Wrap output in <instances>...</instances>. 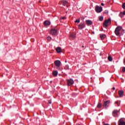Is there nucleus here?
Returning <instances> with one entry per match:
<instances>
[{
  "label": "nucleus",
  "instance_id": "18",
  "mask_svg": "<svg viewBox=\"0 0 125 125\" xmlns=\"http://www.w3.org/2000/svg\"><path fill=\"white\" fill-rule=\"evenodd\" d=\"M100 38L101 39V40H104V39H105V38H106V35L104 34H100Z\"/></svg>",
  "mask_w": 125,
  "mask_h": 125
},
{
  "label": "nucleus",
  "instance_id": "34",
  "mask_svg": "<svg viewBox=\"0 0 125 125\" xmlns=\"http://www.w3.org/2000/svg\"><path fill=\"white\" fill-rule=\"evenodd\" d=\"M124 63H125V60H124Z\"/></svg>",
  "mask_w": 125,
  "mask_h": 125
},
{
  "label": "nucleus",
  "instance_id": "13",
  "mask_svg": "<svg viewBox=\"0 0 125 125\" xmlns=\"http://www.w3.org/2000/svg\"><path fill=\"white\" fill-rule=\"evenodd\" d=\"M118 93L120 97H123V96H124V91L123 90L119 91Z\"/></svg>",
  "mask_w": 125,
  "mask_h": 125
},
{
  "label": "nucleus",
  "instance_id": "1",
  "mask_svg": "<svg viewBox=\"0 0 125 125\" xmlns=\"http://www.w3.org/2000/svg\"><path fill=\"white\" fill-rule=\"evenodd\" d=\"M122 29H123V27L122 26H118L116 27L115 30V33L116 36L120 35V32L122 30Z\"/></svg>",
  "mask_w": 125,
  "mask_h": 125
},
{
  "label": "nucleus",
  "instance_id": "19",
  "mask_svg": "<svg viewBox=\"0 0 125 125\" xmlns=\"http://www.w3.org/2000/svg\"><path fill=\"white\" fill-rule=\"evenodd\" d=\"M56 51L58 53H60V52H61V48L59 47H57L56 48Z\"/></svg>",
  "mask_w": 125,
  "mask_h": 125
},
{
  "label": "nucleus",
  "instance_id": "33",
  "mask_svg": "<svg viewBox=\"0 0 125 125\" xmlns=\"http://www.w3.org/2000/svg\"><path fill=\"white\" fill-rule=\"evenodd\" d=\"M112 89L113 90H115V87H113V88H112Z\"/></svg>",
  "mask_w": 125,
  "mask_h": 125
},
{
  "label": "nucleus",
  "instance_id": "21",
  "mask_svg": "<svg viewBox=\"0 0 125 125\" xmlns=\"http://www.w3.org/2000/svg\"><path fill=\"white\" fill-rule=\"evenodd\" d=\"M103 19H104V18L103 17V16H100L99 18V20L100 21H102Z\"/></svg>",
  "mask_w": 125,
  "mask_h": 125
},
{
  "label": "nucleus",
  "instance_id": "26",
  "mask_svg": "<svg viewBox=\"0 0 125 125\" xmlns=\"http://www.w3.org/2000/svg\"><path fill=\"white\" fill-rule=\"evenodd\" d=\"M80 19H77L76 21H75V23H80Z\"/></svg>",
  "mask_w": 125,
  "mask_h": 125
},
{
  "label": "nucleus",
  "instance_id": "32",
  "mask_svg": "<svg viewBox=\"0 0 125 125\" xmlns=\"http://www.w3.org/2000/svg\"><path fill=\"white\" fill-rule=\"evenodd\" d=\"M101 5H102V6H104V4L103 3H101Z\"/></svg>",
  "mask_w": 125,
  "mask_h": 125
},
{
  "label": "nucleus",
  "instance_id": "20",
  "mask_svg": "<svg viewBox=\"0 0 125 125\" xmlns=\"http://www.w3.org/2000/svg\"><path fill=\"white\" fill-rule=\"evenodd\" d=\"M124 15H125V11H124L123 12L120 13L121 17H122V18L124 17Z\"/></svg>",
  "mask_w": 125,
  "mask_h": 125
},
{
  "label": "nucleus",
  "instance_id": "23",
  "mask_svg": "<svg viewBox=\"0 0 125 125\" xmlns=\"http://www.w3.org/2000/svg\"><path fill=\"white\" fill-rule=\"evenodd\" d=\"M47 40L49 42H50V41H51V40H52V38H51V37L48 36V37H47Z\"/></svg>",
  "mask_w": 125,
  "mask_h": 125
},
{
  "label": "nucleus",
  "instance_id": "11",
  "mask_svg": "<svg viewBox=\"0 0 125 125\" xmlns=\"http://www.w3.org/2000/svg\"><path fill=\"white\" fill-rule=\"evenodd\" d=\"M85 23L86 25H87V26H90L92 25V21H91V20H86Z\"/></svg>",
  "mask_w": 125,
  "mask_h": 125
},
{
  "label": "nucleus",
  "instance_id": "30",
  "mask_svg": "<svg viewBox=\"0 0 125 125\" xmlns=\"http://www.w3.org/2000/svg\"><path fill=\"white\" fill-rule=\"evenodd\" d=\"M115 104H118V101H116V102H115ZM117 106H120V104H118Z\"/></svg>",
  "mask_w": 125,
  "mask_h": 125
},
{
  "label": "nucleus",
  "instance_id": "4",
  "mask_svg": "<svg viewBox=\"0 0 125 125\" xmlns=\"http://www.w3.org/2000/svg\"><path fill=\"white\" fill-rule=\"evenodd\" d=\"M102 10H103V8H102V7L97 6L95 8V11L97 13H100L101 12H102Z\"/></svg>",
  "mask_w": 125,
  "mask_h": 125
},
{
  "label": "nucleus",
  "instance_id": "7",
  "mask_svg": "<svg viewBox=\"0 0 125 125\" xmlns=\"http://www.w3.org/2000/svg\"><path fill=\"white\" fill-rule=\"evenodd\" d=\"M84 27H85V24H84V23L81 22L78 25V29L79 30H82V29H83V28H84Z\"/></svg>",
  "mask_w": 125,
  "mask_h": 125
},
{
  "label": "nucleus",
  "instance_id": "17",
  "mask_svg": "<svg viewBox=\"0 0 125 125\" xmlns=\"http://www.w3.org/2000/svg\"><path fill=\"white\" fill-rule=\"evenodd\" d=\"M70 38L71 39H76V34L72 33L70 35Z\"/></svg>",
  "mask_w": 125,
  "mask_h": 125
},
{
  "label": "nucleus",
  "instance_id": "24",
  "mask_svg": "<svg viewBox=\"0 0 125 125\" xmlns=\"http://www.w3.org/2000/svg\"><path fill=\"white\" fill-rule=\"evenodd\" d=\"M102 105L101 104V103H99L97 105L98 108H101L102 107Z\"/></svg>",
  "mask_w": 125,
  "mask_h": 125
},
{
  "label": "nucleus",
  "instance_id": "25",
  "mask_svg": "<svg viewBox=\"0 0 125 125\" xmlns=\"http://www.w3.org/2000/svg\"><path fill=\"white\" fill-rule=\"evenodd\" d=\"M104 14L107 15V14L109 13V11H108V10H105V11L104 12Z\"/></svg>",
  "mask_w": 125,
  "mask_h": 125
},
{
  "label": "nucleus",
  "instance_id": "22",
  "mask_svg": "<svg viewBox=\"0 0 125 125\" xmlns=\"http://www.w3.org/2000/svg\"><path fill=\"white\" fill-rule=\"evenodd\" d=\"M108 59L109 61H113V58L110 56L108 57Z\"/></svg>",
  "mask_w": 125,
  "mask_h": 125
},
{
  "label": "nucleus",
  "instance_id": "14",
  "mask_svg": "<svg viewBox=\"0 0 125 125\" xmlns=\"http://www.w3.org/2000/svg\"><path fill=\"white\" fill-rule=\"evenodd\" d=\"M62 5H63V6H65V5H66V4H67V3H68V1L63 0L62 1Z\"/></svg>",
  "mask_w": 125,
  "mask_h": 125
},
{
  "label": "nucleus",
  "instance_id": "31",
  "mask_svg": "<svg viewBox=\"0 0 125 125\" xmlns=\"http://www.w3.org/2000/svg\"><path fill=\"white\" fill-rule=\"evenodd\" d=\"M61 19L65 20V17H61Z\"/></svg>",
  "mask_w": 125,
  "mask_h": 125
},
{
  "label": "nucleus",
  "instance_id": "16",
  "mask_svg": "<svg viewBox=\"0 0 125 125\" xmlns=\"http://www.w3.org/2000/svg\"><path fill=\"white\" fill-rule=\"evenodd\" d=\"M52 74L54 77H57V76L58 75V72L57 71H54L53 72Z\"/></svg>",
  "mask_w": 125,
  "mask_h": 125
},
{
  "label": "nucleus",
  "instance_id": "5",
  "mask_svg": "<svg viewBox=\"0 0 125 125\" xmlns=\"http://www.w3.org/2000/svg\"><path fill=\"white\" fill-rule=\"evenodd\" d=\"M109 104H110V101H107L104 102L103 107L104 108H107L109 107Z\"/></svg>",
  "mask_w": 125,
  "mask_h": 125
},
{
  "label": "nucleus",
  "instance_id": "35",
  "mask_svg": "<svg viewBox=\"0 0 125 125\" xmlns=\"http://www.w3.org/2000/svg\"><path fill=\"white\" fill-rule=\"evenodd\" d=\"M67 62V61H65V63H66Z\"/></svg>",
  "mask_w": 125,
  "mask_h": 125
},
{
  "label": "nucleus",
  "instance_id": "27",
  "mask_svg": "<svg viewBox=\"0 0 125 125\" xmlns=\"http://www.w3.org/2000/svg\"><path fill=\"white\" fill-rule=\"evenodd\" d=\"M122 7L124 9H125V3L122 5Z\"/></svg>",
  "mask_w": 125,
  "mask_h": 125
},
{
  "label": "nucleus",
  "instance_id": "12",
  "mask_svg": "<svg viewBox=\"0 0 125 125\" xmlns=\"http://www.w3.org/2000/svg\"><path fill=\"white\" fill-rule=\"evenodd\" d=\"M64 69L67 71V73H68L69 74H70L71 73V71H72V70H71V69L69 68V65H65L64 67Z\"/></svg>",
  "mask_w": 125,
  "mask_h": 125
},
{
  "label": "nucleus",
  "instance_id": "28",
  "mask_svg": "<svg viewBox=\"0 0 125 125\" xmlns=\"http://www.w3.org/2000/svg\"><path fill=\"white\" fill-rule=\"evenodd\" d=\"M122 71H123L124 73H125V67H124L123 68V69H122Z\"/></svg>",
  "mask_w": 125,
  "mask_h": 125
},
{
  "label": "nucleus",
  "instance_id": "10",
  "mask_svg": "<svg viewBox=\"0 0 125 125\" xmlns=\"http://www.w3.org/2000/svg\"><path fill=\"white\" fill-rule=\"evenodd\" d=\"M119 111L118 110H114L112 112V115L114 117H118V113Z\"/></svg>",
  "mask_w": 125,
  "mask_h": 125
},
{
  "label": "nucleus",
  "instance_id": "2",
  "mask_svg": "<svg viewBox=\"0 0 125 125\" xmlns=\"http://www.w3.org/2000/svg\"><path fill=\"white\" fill-rule=\"evenodd\" d=\"M109 23H111V19H108V20H106L104 22V28H107L108 26H109Z\"/></svg>",
  "mask_w": 125,
  "mask_h": 125
},
{
  "label": "nucleus",
  "instance_id": "9",
  "mask_svg": "<svg viewBox=\"0 0 125 125\" xmlns=\"http://www.w3.org/2000/svg\"><path fill=\"white\" fill-rule=\"evenodd\" d=\"M118 125H125V122L124 119H121L118 122Z\"/></svg>",
  "mask_w": 125,
  "mask_h": 125
},
{
  "label": "nucleus",
  "instance_id": "6",
  "mask_svg": "<svg viewBox=\"0 0 125 125\" xmlns=\"http://www.w3.org/2000/svg\"><path fill=\"white\" fill-rule=\"evenodd\" d=\"M67 83L68 85H72V84H74V80L72 79H67Z\"/></svg>",
  "mask_w": 125,
  "mask_h": 125
},
{
  "label": "nucleus",
  "instance_id": "29",
  "mask_svg": "<svg viewBox=\"0 0 125 125\" xmlns=\"http://www.w3.org/2000/svg\"><path fill=\"white\" fill-rule=\"evenodd\" d=\"M48 103H49V104H51V103H52L51 100H49Z\"/></svg>",
  "mask_w": 125,
  "mask_h": 125
},
{
  "label": "nucleus",
  "instance_id": "3",
  "mask_svg": "<svg viewBox=\"0 0 125 125\" xmlns=\"http://www.w3.org/2000/svg\"><path fill=\"white\" fill-rule=\"evenodd\" d=\"M54 64L56 67H57V69H59L60 65H61V62L59 60H57L54 62Z\"/></svg>",
  "mask_w": 125,
  "mask_h": 125
},
{
  "label": "nucleus",
  "instance_id": "8",
  "mask_svg": "<svg viewBox=\"0 0 125 125\" xmlns=\"http://www.w3.org/2000/svg\"><path fill=\"white\" fill-rule=\"evenodd\" d=\"M50 33L53 36H55L56 35H57V30H56L55 28L52 29L51 30Z\"/></svg>",
  "mask_w": 125,
  "mask_h": 125
},
{
  "label": "nucleus",
  "instance_id": "15",
  "mask_svg": "<svg viewBox=\"0 0 125 125\" xmlns=\"http://www.w3.org/2000/svg\"><path fill=\"white\" fill-rule=\"evenodd\" d=\"M44 25L45 26H48V25H50V22L48 21H46L44 22Z\"/></svg>",
  "mask_w": 125,
  "mask_h": 125
}]
</instances>
